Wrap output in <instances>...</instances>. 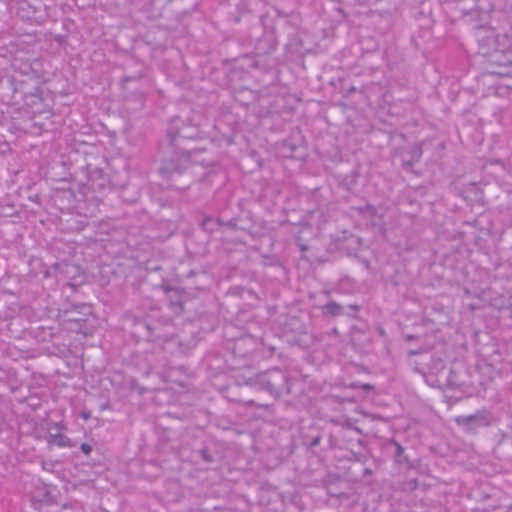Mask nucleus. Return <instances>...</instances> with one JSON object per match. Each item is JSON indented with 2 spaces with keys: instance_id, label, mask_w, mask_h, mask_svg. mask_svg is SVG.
<instances>
[{
  "instance_id": "obj_35",
  "label": "nucleus",
  "mask_w": 512,
  "mask_h": 512,
  "mask_svg": "<svg viewBox=\"0 0 512 512\" xmlns=\"http://www.w3.org/2000/svg\"><path fill=\"white\" fill-rule=\"evenodd\" d=\"M413 370H414L415 372H417V373L421 374V375H424V374H425V372H424L422 369L418 368L417 366H415V367L413 368Z\"/></svg>"
},
{
  "instance_id": "obj_2",
  "label": "nucleus",
  "mask_w": 512,
  "mask_h": 512,
  "mask_svg": "<svg viewBox=\"0 0 512 512\" xmlns=\"http://www.w3.org/2000/svg\"><path fill=\"white\" fill-rule=\"evenodd\" d=\"M244 383L278 398L283 394L292 393L295 379L291 378L288 372L274 367L246 378Z\"/></svg>"
},
{
  "instance_id": "obj_10",
  "label": "nucleus",
  "mask_w": 512,
  "mask_h": 512,
  "mask_svg": "<svg viewBox=\"0 0 512 512\" xmlns=\"http://www.w3.org/2000/svg\"><path fill=\"white\" fill-rule=\"evenodd\" d=\"M9 6L25 21L40 24L44 20L41 10L28 0H11Z\"/></svg>"
},
{
  "instance_id": "obj_41",
  "label": "nucleus",
  "mask_w": 512,
  "mask_h": 512,
  "mask_svg": "<svg viewBox=\"0 0 512 512\" xmlns=\"http://www.w3.org/2000/svg\"><path fill=\"white\" fill-rule=\"evenodd\" d=\"M17 61H18V59H17V58H15V59H14V63H13V66H14V67H17Z\"/></svg>"
},
{
  "instance_id": "obj_8",
  "label": "nucleus",
  "mask_w": 512,
  "mask_h": 512,
  "mask_svg": "<svg viewBox=\"0 0 512 512\" xmlns=\"http://www.w3.org/2000/svg\"><path fill=\"white\" fill-rule=\"evenodd\" d=\"M77 308H79L78 314H81L83 318H68L66 320L67 329L71 332L91 335L94 330L91 305L82 303L77 305Z\"/></svg>"
},
{
  "instance_id": "obj_33",
  "label": "nucleus",
  "mask_w": 512,
  "mask_h": 512,
  "mask_svg": "<svg viewBox=\"0 0 512 512\" xmlns=\"http://www.w3.org/2000/svg\"><path fill=\"white\" fill-rule=\"evenodd\" d=\"M372 473H373L372 469H371V468L366 467V468H364V469H363V471H362V476H363V477L370 476V475H372Z\"/></svg>"
},
{
  "instance_id": "obj_9",
  "label": "nucleus",
  "mask_w": 512,
  "mask_h": 512,
  "mask_svg": "<svg viewBox=\"0 0 512 512\" xmlns=\"http://www.w3.org/2000/svg\"><path fill=\"white\" fill-rule=\"evenodd\" d=\"M382 451L386 457L393 460L399 467H411L410 458L406 452V447L395 437L385 440L382 443Z\"/></svg>"
},
{
  "instance_id": "obj_36",
  "label": "nucleus",
  "mask_w": 512,
  "mask_h": 512,
  "mask_svg": "<svg viewBox=\"0 0 512 512\" xmlns=\"http://www.w3.org/2000/svg\"><path fill=\"white\" fill-rule=\"evenodd\" d=\"M508 313H509V317L512 319V303L510 304V306L508 307L507 309Z\"/></svg>"
},
{
  "instance_id": "obj_34",
  "label": "nucleus",
  "mask_w": 512,
  "mask_h": 512,
  "mask_svg": "<svg viewBox=\"0 0 512 512\" xmlns=\"http://www.w3.org/2000/svg\"><path fill=\"white\" fill-rule=\"evenodd\" d=\"M417 338H418V336L413 335V334H405L404 335L405 341H413V340H415Z\"/></svg>"
},
{
  "instance_id": "obj_7",
  "label": "nucleus",
  "mask_w": 512,
  "mask_h": 512,
  "mask_svg": "<svg viewBox=\"0 0 512 512\" xmlns=\"http://www.w3.org/2000/svg\"><path fill=\"white\" fill-rule=\"evenodd\" d=\"M150 334L149 342L169 341L174 335V325L169 318L160 315L159 311H153L150 314Z\"/></svg>"
},
{
  "instance_id": "obj_3",
  "label": "nucleus",
  "mask_w": 512,
  "mask_h": 512,
  "mask_svg": "<svg viewBox=\"0 0 512 512\" xmlns=\"http://www.w3.org/2000/svg\"><path fill=\"white\" fill-rule=\"evenodd\" d=\"M19 69L18 74L6 77L0 82L1 88L11 92L9 100L14 104H20L21 100L40 84L33 63H24Z\"/></svg>"
},
{
  "instance_id": "obj_24",
  "label": "nucleus",
  "mask_w": 512,
  "mask_h": 512,
  "mask_svg": "<svg viewBox=\"0 0 512 512\" xmlns=\"http://www.w3.org/2000/svg\"><path fill=\"white\" fill-rule=\"evenodd\" d=\"M322 436L320 434H317L316 436L309 438L308 436L305 437V444L309 448H314L318 446L321 442Z\"/></svg>"
},
{
  "instance_id": "obj_45",
  "label": "nucleus",
  "mask_w": 512,
  "mask_h": 512,
  "mask_svg": "<svg viewBox=\"0 0 512 512\" xmlns=\"http://www.w3.org/2000/svg\"><path fill=\"white\" fill-rule=\"evenodd\" d=\"M248 403H249L250 405H253V404H254V401H253V400H250Z\"/></svg>"
},
{
  "instance_id": "obj_20",
  "label": "nucleus",
  "mask_w": 512,
  "mask_h": 512,
  "mask_svg": "<svg viewBox=\"0 0 512 512\" xmlns=\"http://www.w3.org/2000/svg\"><path fill=\"white\" fill-rule=\"evenodd\" d=\"M324 316L336 317L344 313V307L335 301H329L321 308Z\"/></svg>"
},
{
  "instance_id": "obj_46",
  "label": "nucleus",
  "mask_w": 512,
  "mask_h": 512,
  "mask_svg": "<svg viewBox=\"0 0 512 512\" xmlns=\"http://www.w3.org/2000/svg\"><path fill=\"white\" fill-rule=\"evenodd\" d=\"M228 333H229V328H228V329H226V331H225V334H226V335H228Z\"/></svg>"
},
{
  "instance_id": "obj_1",
  "label": "nucleus",
  "mask_w": 512,
  "mask_h": 512,
  "mask_svg": "<svg viewBox=\"0 0 512 512\" xmlns=\"http://www.w3.org/2000/svg\"><path fill=\"white\" fill-rule=\"evenodd\" d=\"M242 19L249 24L247 36L254 44V50L257 55H267L275 51L277 40L272 24L267 23V15H249L246 14Z\"/></svg>"
},
{
  "instance_id": "obj_27",
  "label": "nucleus",
  "mask_w": 512,
  "mask_h": 512,
  "mask_svg": "<svg viewBox=\"0 0 512 512\" xmlns=\"http://www.w3.org/2000/svg\"><path fill=\"white\" fill-rule=\"evenodd\" d=\"M142 78V74H137V75H133V76H123L122 79L120 80V84L122 86V88H125L126 87V84L130 81H136V80H139Z\"/></svg>"
},
{
  "instance_id": "obj_47",
  "label": "nucleus",
  "mask_w": 512,
  "mask_h": 512,
  "mask_svg": "<svg viewBox=\"0 0 512 512\" xmlns=\"http://www.w3.org/2000/svg\"><path fill=\"white\" fill-rule=\"evenodd\" d=\"M511 73H512V71H511V72H506L505 74H506V75H509V74H511Z\"/></svg>"
},
{
  "instance_id": "obj_14",
  "label": "nucleus",
  "mask_w": 512,
  "mask_h": 512,
  "mask_svg": "<svg viewBox=\"0 0 512 512\" xmlns=\"http://www.w3.org/2000/svg\"><path fill=\"white\" fill-rule=\"evenodd\" d=\"M306 34L302 31H296L289 35L288 41L285 44L286 52L291 55H303L308 48L305 46L304 37Z\"/></svg>"
},
{
  "instance_id": "obj_16",
  "label": "nucleus",
  "mask_w": 512,
  "mask_h": 512,
  "mask_svg": "<svg viewBox=\"0 0 512 512\" xmlns=\"http://www.w3.org/2000/svg\"><path fill=\"white\" fill-rule=\"evenodd\" d=\"M42 101L43 89L39 84L37 86V89L33 90V92H30L21 100V103H23L27 108L31 109L33 112H40V106L42 104Z\"/></svg>"
},
{
  "instance_id": "obj_42",
  "label": "nucleus",
  "mask_w": 512,
  "mask_h": 512,
  "mask_svg": "<svg viewBox=\"0 0 512 512\" xmlns=\"http://www.w3.org/2000/svg\"><path fill=\"white\" fill-rule=\"evenodd\" d=\"M4 374H5V372L0 369V379H2Z\"/></svg>"
},
{
  "instance_id": "obj_30",
  "label": "nucleus",
  "mask_w": 512,
  "mask_h": 512,
  "mask_svg": "<svg viewBox=\"0 0 512 512\" xmlns=\"http://www.w3.org/2000/svg\"><path fill=\"white\" fill-rule=\"evenodd\" d=\"M80 450L85 454V455H89L92 451V446L88 443H82L80 445Z\"/></svg>"
},
{
  "instance_id": "obj_28",
  "label": "nucleus",
  "mask_w": 512,
  "mask_h": 512,
  "mask_svg": "<svg viewBox=\"0 0 512 512\" xmlns=\"http://www.w3.org/2000/svg\"><path fill=\"white\" fill-rule=\"evenodd\" d=\"M65 429H66L65 424L62 421H59V422L49 424L48 431L52 432V430H55L56 432L57 431L61 432L62 430H65Z\"/></svg>"
},
{
  "instance_id": "obj_21",
  "label": "nucleus",
  "mask_w": 512,
  "mask_h": 512,
  "mask_svg": "<svg viewBox=\"0 0 512 512\" xmlns=\"http://www.w3.org/2000/svg\"><path fill=\"white\" fill-rule=\"evenodd\" d=\"M160 172L163 176L172 179L175 175H181L184 170L179 165L169 161L164 162L163 166L160 168Z\"/></svg>"
},
{
  "instance_id": "obj_38",
  "label": "nucleus",
  "mask_w": 512,
  "mask_h": 512,
  "mask_svg": "<svg viewBox=\"0 0 512 512\" xmlns=\"http://www.w3.org/2000/svg\"><path fill=\"white\" fill-rule=\"evenodd\" d=\"M505 512H512V503L506 507Z\"/></svg>"
},
{
  "instance_id": "obj_19",
  "label": "nucleus",
  "mask_w": 512,
  "mask_h": 512,
  "mask_svg": "<svg viewBox=\"0 0 512 512\" xmlns=\"http://www.w3.org/2000/svg\"><path fill=\"white\" fill-rule=\"evenodd\" d=\"M168 342L171 345H176L178 352H180L182 354H187L196 346V341L192 338L189 340H183V339L174 338L172 336Z\"/></svg>"
},
{
  "instance_id": "obj_26",
  "label": "nucleus",
  "mask_w": 512,
  "mask_h": 512,
  "mask_svg": "<svg viewBox=\"0 0 512 512\" xmlns=\"http://www.w3.org/2000/svg\"><path fill=\"white\" fill-rule=\"evenodd\" d=\"M216 225L219 226H227L234 227L236 225L235 219L223 220L220 217L215 218Z\"/></svg>"
},
{
  "instance_id": "obj_25",
  "label": "nucleus",
  "mask_w": 512,
  "mask_h": 512,
  "mask_svg": "<svg viewBox=\"0 0 512 512\" xmlns=\"http://www.w3.org/2000/svg\"><path fill=\"white\" fill-rule=\"evenodd\" d=\"M350 454H351V456L349 458L350 460H353V461H356L359 463H363V464H365L368 460V456L366 454L358 453V452H354V451H351Z\"/></svg>"
},
{
  "instance_id": "obj_12",
  "label": "nucleus",
  "mask_w": 512,
  "mask_h": 512,
  "mask_svg": "<svg viewBox=\"0 0 512 512\" xmlns=\"http://www.w3.org/2000/svg\"><path fill=\"white\" fill-rule=\"evenodd\" d=\"M162 288L167 296L169 307L177 314L182 313L186 297L185 290L181 287H174L168 284H163Z\"/></svg>"
},
{
  "instance_id": "obj_37",
  "label": "nucleus",
  "mask_w": 512,
  "mask_h": 512,
  "mask_svg": "<svg viewBox=\"0 0 512 512\" xmlns=\"http://www.w3.org/2000/svg\"><path fill=\"white\" fill-rule=\"evenodd\" d=\"M357 90H358V89H357L356 87L351 86V87L348 89V92H349V93H352V92H355V91H357Z\"/></svg>"
},
{
  "instance_id": "obj_11",
  "label": "nucleus",
  "mask_w": 512,
  "mask_h": 512,
  "mask_svg": "<svg viewBox=\"0 0 512 512\" xmlns=\"http://www.w3.org/2000/svg\"><path fill=\"white\" fill-rule=\"evenodd\" d=\"M126 325L129 328V332L133 338L139 341H150V314L144 317L128 316L126 319Z\"/></svg>"
},
{
  "instance_id": "obj_39",
  "label": "nucleus",
  "mask_w": 512,
  "mask_h": 512,
  "mask_svg": "<svg viewBox=\"0 0 512 512\" xmlns=\"http://www.w3.org/2000/svg\"><path fill=\"white\" fill-rule=\"evenodd\" d=\"M82 417H83L84 419H88V418L90 417V415H89V413L83 412V413H82Z\"/></svg>"
},
{
  "instance_id": "obj_15",
  "label": "nucleus",
  "mask_w": 512,
  "mask_h": 512,
  "mask_svg": "<svg viewBox=\"0 0 512 512\" xmlns=\"http://www.w3.org/2000/svg\"><path fill=\"white\" fill-rule=\"evenodd\" d=\"M193 453L195 457H200L206 464L215 463L220 458L217 444L213 440L206 442L203 447L195 450Z\"/></svg>"
},
{
  "instance_id": "obj_4",
  "label": "nucleus",
  "mask_w": 512,
  "mask_h": 512,
  "mask_svg": "<svg viewBox=\"0 0 512 512\" xmlns=\"http://www.w3.org/2000/svg\"><path fill=\"white\" fill-rule=\"evenodd\" d=\"M199 129L190 122L183 120L179 116L173 117L167 127V137L170 144L177 147L186 140H196L199 138Z\"/></svg>"
},
{
  "instance_id": "obj_6",
  "label": "nucleus",
  "mask_w": 512,
  "mask_h": 512,
  "mask_svg": "<svg viewBox=\"0 0 512 512\" xmlns=\"http://www.w3.org/2000/svg\"><path fill=\"white\" fill-rule=\"evenodd\" d=\"M455 422L466 432L476 433L480 428L490 426L494 422V415L490 410L483 408L471 415L457 416Z\"/></svg>"
},
{
  "instance_id": "obj_31",
  "label": "nucleus",
  "mask_w": 512,
  "mask_h": 512,
  "mask_svg": "<svg viewBox=\"0 0 512 512\" xmlns=\"http://www.w3.org/2000/svg\"><path fill=\"white\" fill-rule=\"evenodd\" d=\"M423 352H424V349H422V348L416 349V350H409L408 351V356L411 357V356H414V355L421 354Z\"/></svg>"
},
{
  "instance_id": "obj_22",
  "label": "nucleus",
  "mask_w": 512,
  "mask_h": 512,
  "mask_svg": "<svg viewBox=\"0 0 512 512\" xmlns=\"http://www.w3.org/2000/svg\"><path fill=\"white\" fill-rule=\"evenodd\" d=\"M422 155V150L420 147H417L412 150V159L410 160H403L402 162V168L406 171L411 170L414 161L418 160Z\"/></svg>"
},
{
  "instance_id": "obj_40",
  "label": "nucleus",
  "mask_w": 512,
  "mask_h": 512,
  "mask_svg": "<svg viewBox=\"0 0 512 512\" xmlns=\"http://www.w3.org/2000/svg\"><path fill=\"white\" fill-rule=\"evenodd\" d=\"M464 293H465L466 295H470V291H469V289H468V288H464Z\"/></svg>"
},
{
  "instance_id": "obj_23",
  "label": "nucleus",
  "mask_w": 512,
  "mask_h": 512,
  "mask_svg": "<svg viewBox=\"0 0 512 512\" xmlns=\"http://www.w3.org/2000/svg\"><path fill=\"white\" fill-rule=\"evenodd\" d=\"M218 226L216 225L215 218L212 216L205 217L202 222V228L205 231L212 232L214 231Z\"/></svg>"
},
{
  "instance_id": "obj_5",
  "label": "nucleus",
  "mask_w": 512,
  "mask_h": 512,
  "mask_svg": "<svg viewBox=\"0 0 512 512\" xmlns=\"http://www.w3.org/2000/svg\"><path fill=\"white\" fill-rule=\"evenodd\" d=\"M262 343L257 338L250 334H241L240 336L233 337L227 342V350H229L234 357L246 358L254 354Z\"/></svg>"
},
{
  "instance_id": "obj_18",
  "label": "nucleus",
  "mask_w": 512,
  "mask_h": 512,
  "mask_svg": "<svg viewBox=\"0 0 512 512\" xmlns=\"http://www.w3.org/2000/svg\"><path fill=\"white\" fill-rule=\"evenodd\" d=\"M47 441L49 444L57 445L58 447H74L75 443L66 435L57 431L55 433L49 432Z\"/></svg>"
},
{
  "instance_id": "obj_44",
  "label": "nucleus",
  "mask_w": 512,
  "mask_h": 512,
  "mask_svg": "<svg viewBox=\"0 0 512 512\" xmlns=\"http://www.w3.org/2000/svg\"><path fill=\"white\" fill-rule=\"evenodd\" d=\"M332 333H334V334H338V330H337L336 328H334V329L332 330Z\"/></svg>"
},
{
  "instance_id": "obj_43",
  "label": "nucleus",
  "mask_w": 512,
  "mask_h": 512,
  "mask_svg": "<svg viewBox=\"0 0 512 512\" xmlns=\"http://www.w3.org/2000/svg\"><path fill=\"white\" fill-rule=\"evenodd\" d=\"M349 308H352V309H355V310H357V309H358V307H357V306H354V305H350V306H349Z\"/></svg>"
},
{
  "instance_id": "obj_29",
  "label": "nucleus",
  "mask_w": 512,
  "mask_h": 512,
  "mask_svg": "<svg viewBox=\"0 0 512 512\" xmlns=\"http://www.w3.org/2000/svg\"><path fill=\"white\" fill-rule=\"evenodd\" d=\"M67 35L65 34H56L53 36V40L60 46H64L67 43Z\"/></svg>"
},
{
  "instance_id": "obj_17",
  "label": "nucleus",
  "mask_w": 512,
  "mask_h": 512,
  "mask_svg": "<svg viewBox=\"0 0 512 512\" xmlns=\"http://www.w3.org/2000/svg\"><path fill=\"white\" fill-rule=\"evenodd\" d=\"M340 437L347 444L352 445L353 442L358 443L359 445H363L364 441L362 440V431L351 425L343 426L340 430Z\"/></svg>"
},
{
  "instance_id": "obj_32",
  "label": "nucleus",
  "mask_w": 512,
  "mask_h": 512,
  "mask_svg": "<svg viewBox=\"0 0 512 512\" xmlns=\"http://www.w3.org/2000/svg\"><path fill=\"white\" fill-rule=\"evenodd\" d=\"M78 312H79V308H77V306H75V311L71 312V316L69 318H83V316L81 314H78Z\"/></svg>"
},
{
  "instance_id": "obj_13",
  "label": "nucleus",
  "mask_w": 512,
  "mask_h": 512,
  "mask_svg": "<svg viewBox=\"0 0 512 512\" xmlns=\"http://www.w3.org/2000/svg\"><path fill=\"white\" fill-rule=\"evenodd\" d=\"M86 185L94 193L102 192L109 186V179L102 169H89Z\"/></svg>"
}]
</instances>
